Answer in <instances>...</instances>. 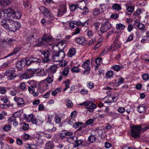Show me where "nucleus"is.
<instances>
[{
	"label": "nucleus",
	"instance_id": "obj_1",
	"mask_svg": "<svg viewBox=\"0 0 149 149\" xmlns=\"http://www.w3.org/2000/svg\"><path fill=\"white\" fill-rule=\"evenodd\" d=\"M2 25L6 30L12 32H15L17 29H20L21 25L19 22L17 21H14L12 19L8 20Z\"/></svg>",
	"mask_w": 149,
	"mask_h": 149
},
{
	"label": "nucleus",
	"instance_id": "obj_2",
	"mask_svg": "<svg viewBox=\"0 0 149 149\" xmlns=\"http://www.w3.org/2000/svg\"><path fill=\"white\" fill-rule=\"evenodd\" d=\"M41 62V60L40 59L36 58H30L26 61L25 58H23L17 62L16 64V68L20 69L24 66L26 63H27L28 64H29L33 63L39 65Z\"/></svg>",
	"mask_w": 149,
	"mask_h": 149
},
{
	"label": "nucleus",
	"instance_id": "obj_3",
	"mask_svg": "<svg viewBox=\"0 0 149 149\" xmlns=\"http://www.w3.org/2000/svg\"><path fill=\"white\" fill-rule=\"evenodd\" d=\"M141 131L139 125L132 126L131 127V135L134 138L139 137L140 136V133Z\"/></svg>",
	"mask_w": 149,
	"mask_h": 149
},
{
	"label": "nucleus",
	"instance_id": "obj_4",
	"mask_svg": "<svg viewBox=\"0 0 149 149\" xmlns=\"http://www.w3.org/2000/svg\"><path fill=\"white\" fill-rule=\"evenodd\" d=\"M36 69H28L22 74V77L24 79H29L33 77L35 74H36Z\"/></svg>",
	"mask_w": 149,
	"mask_h": 149
},
{
	"label": "nucleus",
	"instance_id": "obj_5",
	"mask_svg": "<svg viewBox=\"0 0 149 149\" xmlns=\"http://www.w3.org/2000/svg\"><path fill=\"white\" fill-rule=\"evenodd\" d=\"M48 86V85L47 83H45V81H42L39 83L37 91L38 93H42L47 89Z\"/></svg>",
	"mask_w": 149,
	"mask_h": 149
},
{
	"label": "nucleus",
	"instance_id": "obj_6",
	"mask_svg": "<svg viewBox=\"0 0 149 149\" xmlns=\"http://www.w3.org/2000/svg\"><path fill=\"white\" fill-rule=\"evenodd\" d=\"M39 9L42 13L45 16L47 17H50L52 16L53 15L51 13V10L43 6H40Z\"/></svg>",
	"mask_w": 149,
	"mask_h": 149
},
{
	"label": "nucleus",
	"instance_id": "obj_7",
	"mask_svg": "<svg viewBox=\"0 0 149 149\" xmlns=\"http://www.w3.org/2000/svg\"><path fill=\"white\" fill-rule=\"evenodd\" d=\"M5 75L7 77L8 79L11 80L13 79L16 77L14 69L12 70H7L5 73Z\"/></svg>",
	"mask_w": 149,
	"mask_h": 149
},
{
	"label": "nucleus",
	"instance_id": "obj_8",
	"mask_svg": "<svg viewBox=\"0 0 149 149\" xmlns=\"http://www.w3.org/2000/svg\"><path fill=\"white\" fill-rule=\"evenodd\" d=\"M41 53L44 56L42 58V62L45 63L49 61V57L50 55L49 51L47 50L42 51L41 52Z\"/></svg>",
	"mask_w": 149,
	"mask_h": 149
},
{
	"label": "nucleus",
	"instance_id": "obj_9",
	"mask_svg": "<svg viewBox=\"0 0 149 149\" xmlns=\"http://www.w3.org/2000/svg\"><path fill=\"white\" fill-rule=\"evenodd\" d=\"M60 9L58 10V17L61 16L66 12V3H62L59 5Z\"/></svg>",
	"mask_w": 149,
	"mask_h": 149
},
{
	"label": "nucleus",
	"instance_id": "obj_10",
	"mask_svg": "<svg viewBox=\"0 0 149 149\" xmlns=\"http://www.w3.org/2000/svg\"><path fill=\"white\" fill-rule=\"evenodd\" d=\"M88 3L87 1L82 0L78 2L77 4L78 8L82 10H85L87 11V10H88V9L86 5Z\"/></svg>",
	"mask_w": 149,
	"mask_h": 149
},
{
	"label": "nucleus",
	"instance_id": "obj_11",
	"mask_svg": "<svg viewBox=\"0 0 149 149\" xmlns=\"http://www.w3.org/2000/svg\"><path fill=\"white\" fill-rule=\"evenodd\" d=\"M111 27V25L110 22L108 21H106L102 23L100 28L105 32L108 31Z\"/></svg>",
	"mask_w": 149,
	"mask_h": 149
},
{
	"label": "nucleus",
	"instance_id": "obj_12",
	"mask_svg": "<svg viewBox=\"0 0 149 149\" xmlns=\"http://www.w3.org/2000/svg\"><path fill=\"white\" fill-rule=\"evenodd\" d=\"M89 60H87L85 61L82 64V68L86 69L83 73V74H88L89 73L90 70V67L89 66L90 64Z\"/></svg>",
	"mask_w": 149,
	"mask_h": 149
},
{
	"label": "nucleus",
	"instance_id": "obj_13",
	"mask_svg": "<svg viewBox=\"0 0 149 149\" xmlns=\"http://www.w3.org/2000/svg\"><path fill=\"white\" fill-rule=\"evenodd\" d=\"M52 36H49L47 34L45 33L41 38V40L43 41L46 45H47L48 42L52 40Z\"/></svg>",
	"mask_w": 149,
	"mask_h": 149
},
{
	"label": "nucleus",
	"instance_id": "obj_14",
	"mask_svg": "<svg viewBox=\"0 0 149 149\" xmlns=\"http://www.w3.org/2000/svg\"><path fill=\"white\" fill-rule=\"evenodd\" d=\"M101 9L102 10L101 12H100L99 9L97 8H95L93 10V14L96 16L98 14L100 13H101L102 12H103L104 10H105V6L104 4H102L101 5Z\"/></svg>",
	"mask_w": 149,
	"mask_h": 149
},
{
	"label": "nucleus",
	"instance_id": "obj_15",
	"mask_svg": "<svg viewBox=\"0 0 149 149\" xmlns=\"http://www.w3.org/2000/svg\"><path fill=\"white\" fill-rule=\"evenodd\" d=\"M148 107L144 104H140L137 107V110L140 113H141L146 111Z\"/></svg>",
	"mask_w": 149,
	"mask_h": 149
},
{
	"label": "nucleus",
	"instance_id": "obj_16",
	"mask_svg": "<svg viewBox=\"0 0 149 149\" xmlns=\"http://www.w3.org/2000/svg\"><path fill=\"white\" fill-rule=\"evenodd\" d=\"M93 132H95V135L97 136H100L103 134V130L101 127L94 128L93 130Z\"/></svg>",
	"mask_w": 149,
	"mask_h": 149
},
{
	"label": "nucleus",
	"instance_id": "obj_17",
	"mask_svg": "<svg viewBox=\"0 0 149 149\" xmlns=\"http://www.w3.org/2000/svg\"><path fill=\"white\" fill-rule=\"evenodd\" d=\"M118 94L117 93H115L114 94L113 96L112 97H110V98L112 99V100H111L110 101L109 99L108 101L105 102L106 103H111L113 102H116L118 98Z\"/></svg>",
	"mask_w": 149,
	"mask_h": 149
},
{
	"label": "nucleus",
	"instance_id": "obj_18",
	"mask_svg": "<svg viewBox=\"0 0 149 149\" xmlns=\"http://www.w3.org/2000/svg\"><path fill=\"white\" fill-rule=\"evenodd\" d=\"M5 10L7 17H9L12 18L13 15L14 11L11 8H8Z\"/></svg>",
	"mask_w": 149,
	"mask_h": 149
},
{
	"label": "nucleus",
	"instance_id": "obj_19",
	"mask_svg": "<svg viewBox=\"0 0 149 149\" xmlns=\"http://www.w3.org/2000/svg\"><path fill=\"white\" fill-rule=\"evenodd\" d=\"M14 100L17 101L18 106H22L24 104V101L23 99L22 98H19L17 97H15Z\"/></svg>",
	"mask_w": 149,
	"mask_h": 149
},
{
	"label": "nucleus",
	"instance_id": "obj_20",
	"mask_svg": "<svg viewBox=\"0 0 149 149\" xmlns=\"http://www.w3.org/2000/svg\"><path fill=\"white\" fill-rule=\"evenodd\" d=\"M141 131L145 132L149 129V123L148 124H141L139 125Z\"/></svg>",
	"mask_w": 149,
	"mask_h": 149
},
{
	"label": "nucleus",
	"instance_id": "obj_21",
	"mask_svg": "<svg viewBox=\"0 0 149 149\" xmlns=\"http://www.w3.org/2000/svg\"><path fill=\"white\" fill-rule=\"evenodd\" d=\"M21 49L20 47L17 46L14 49L13 51L10 54H8L7 56L5 57L4 58H6L7 57H8L12 56L14 54H16Z\"/></svg>",
	"mask_w": 149,
	"mask_h": 149
},
{
	"label": "nucleus",
	"instance_id": "obj_22",
	"mask_svg": "<svg viewBox=\"0 0 149 149\" xmlns=\"http://www.w3.org/2000/svg\"><path fill=\"white\" fill-rule=\"evenodd\" d=\"M35 88L34 87L32 86H31L28 87V90L30 93L33 94L34 96H37L39 95V93L38 92H34Z\"/></svg>",
	"mask_w": 149,
	"mask_h": 149
},
{
	"label": "nucleus",
	"instance_id": "obj_23",
	"mask_svg": "<svg viewBox=\"0 0 149 149\" xmlns=\"http://www.w3.org/2000/svg\"><path fill=\"white\" fill-rule=\"evenodd\" d=\"M132 4L131 3H127L125 4L127 10L129 12L132 13L134 10V7L131 6Z\"/></svg>",
	"mask_w": 149,
	"mask_h": 149
},
{
	"label": "nucleus",
	"instance_id": "obj_24",
	"mask_svg": "<svg viewBox=\"0 0 149 149\" xmlns=\"http://www.w3.org/2000/svg\"><path fill=\"white\" fill-rule=\"evenodd\" d=\"M47 131L49 132H52L56 130V128L54 127L52 124L49 123L47 125Z\"/></svg>",
	"mask_w": 149,
	"mask_h": 149
},
{
	"label": "nucleus",
	"instance_id": "obj_25",
	"mask_svg": "<svg viewBox=\"0 0 149 149\" xmlns=\"http://www.w3.org/2000/svg\"><path fill=\"white\" fill-rule=\"evenodd\" d=\"M24 147L26 149H37L36 146L34 144H26Z\"/></svg>",
	"mask_w": 149,
	"mask_h": 149
},
{
	"label": "nucleus",
	"instance_id": "obj_26",
	"mask_svg": "<svg viewBox=\"0 0 149 149\" xmlns=\"http://www.w3.org/2000/svg\"><path fill=\"white\" fill-rule=\"evenodd\" d=\"M23 116L27 122H30L33 118V114L26 115L24 114L23 115Z\"/></svg>",
	"mask_w": 149,
	"mask_h": 149
},
{
	"label": "nucleus",
	"instance_id": "obj_27",
	"mask_svg": "<svg viewBox=\"0 0 149 149\" xmlns=\"http://www.w3.org/2000/svg\"><path fill=\"white\" fill-rule=\"evenodd\" d=\"M10 0H0V6L3 7L10 4Z\"/></svg>",
	"mask_w": 149,
	"mask_h": 149
},
{
	"label": "nucleus",
	"instance_id": "obj_28",
	"mask_svg": "<svg viewBox=\"0 0 149 149\" xmlns=\"http://www.w3.org/2000/svg\"><path fill=\"white\" fill-rule=\"evenodd\" d=\"M76 53L75 49L73 48H71L68 53V56L70 57H72Z\"/></svg>",
	"mask_w": 149,
	"mask_h": 149
},
{
	"label": "nucleus",
	"instance_id": "obj_29",
	"mask_svg": "<svg viewBox=\"0 0 149 149\" xmlns=\"http://www.w3.org/2000/svg\"><path fill=\"white\" fill-rule=\"evenodd\" d=\"M84 139H78L77 138V140L75 141L74 143L75 146L74 147L77 148L80 145L84 143Z\"/></svg>",
	"mask_w": 149,
	"mask_h": 149
},
{
	"label": "nucleus",
	"instance_id": "obj_30",
	"mask_svg": "<svg viewBox=\"0 0 149 149\" xmlns=\"http://www.w3.org/2000/svg\"><path fill=\"white\" fill-rule=\"evenodd\" d=\"M52 58L53 61H54L58 62L61 61L59 58L57 53L53 54L52 55Z\"/></svg>",
	"mask_w": 149,
	"mask_h": 149
},
{
	"label": "nucleus",
	"instance_id": "obj_31",
	"mask_svg": "<svg viewBox=\"0 0 149 149\" xmlns=\"http://www.w3.org/2000/svg\"><path fill=\"white\" fill-rule=\"evenodd\" d=\"M75 41L78 44L82 45H84V42L85 40L84 38L82 37L78 38L75 39Z\"/></svg>",
	"mask_w": 149,
	"mask_h": 149
},
{
	"label": "nucleus",
	"instance_id": "obj_32",
	"mask_svg": "<svg viewBox=\"0 0 149 149\" xmlns=\"http://www.w3.org/2000/svg\"><path fill=\"white\" fill-rule=\"evenodd\" d=\"M81 30V27L77 26L74 29V31L72 33V34L73 35H77L80 33Z\"/></svg>",
	"mask_w": 149,
	"mask_h": 149
},
{
	"label": "nucleus",
	"instance_id": "obj_33",
	"mask_svg": "<svg viewBox=\"0 0 149 149\" xmlns=\"http://www.w3.org/2000/svg\"><path fill=\"white\" fill-rule=\"evenodd\" d=\"M21 13L19 12H15L14 11L12 18L17 19H20L21 17Z\"/></svg>",
	"mask_w": 149,
	"mask_h": 149
},
{
	"label": "nucleus",
	"instance_id": "obj_34",
	"mask_svg": "<svg viewBox=\"0 0 149 149\" xmlns=\"http://www.w3.org/2000/svg\"><path fill=\"white\" fill-rule=\"evenodd\" d=\"M53 76H52L51 77H47L45 79L43 80V81H45V83L48 84L51 83L53 81Z\"/></svg>",
	"mask_w": 149,
	"mask_h": 149
},
{
	"label": "nucleus",
	"instance_id": "obj_35",
	"mask_svg": "<svg viewBox=\"0 0 149 149\" xmlns=\"http://www.w3.org/2000/svg\"><path fill=\"white\" fill-rule=\"evenodd\" d=\"M8 42L5 39H0V47L1 48L6 46Z\"/></svg>",
	"mask_w": 149,
	"mask_h": 149
},
{
	"label": "nucleus",
	"instance_id": "obj_36",
	"mask_svg": "<svg viewBox=\"0 0 149 149\" xmlns=\"http://www.w3.org/2000/svg\"><path fill=\"white\" fill-rule=\"evenodd\" d=\"M5 12V10H0V18L2 19H6L7 18L6 14Z\"/></svg>",
	"mask_w": 149,
	"mask_h": 149
},
{
	"label": "nucleus",
	"instance_id": "obj_37",
	"mask_svg": "<svg viewBox=\"0 0 149 149\" xmlns=\"http://www.w3.org/2000/svg\"><path fill=\"white\" fill-rule=\"evenodd\" d=\"M69 70V68L68 66L65 68L62 72V75L64 76H67L68 74Z\"/></svg>",
	"mask_w": 149,
	"mask_h": 149
},
{
	"label": "nucleus",
	"instance_id": "obj_38",
	"mask_svg": "<svg viewBox=\"0 0 149 149\" xmlns=\"http://www.w3.org/2000/svg\"><path fill=\"white\" fill-rule=\"evenodd\" d=\"M85 33V35H86V36L88 38H90L92 37L93 35L92 31L89 30H86Z\"/></svg>",
	"mask_w": 149,
	"mask_h": 149
},
{
	"label": "nucleus",
	"instance_id": "obj_39",
	"mask_svg": "<svg viewBox=\"0 0 149 149\" xmlns=\"http://www.w3.org/2000/svg\"><path fill=\"white\" fill-rule=\"evenodd\" d=\"M123 68V65L121 66L118 65H115L112 67V68L115 71L118 72L120 69H122Z\"/></svg>",
	"mask_w": 149,
	"mask_h": 149
},
{
	"label": "nucleus",
	"instance_id": "obj_40",
	"mask_svg": "<svg viewBox=\"0 0 149 149\" xmlns=\"http://www.w3.org/2000/svg\"><path fill=\"white\" fill-rule=\"evenodd\" d=\"M19 88L23 91H25L27 89L26 84L25 83L22 82L20 83L19 86Z\"/></svg>",
	"mask_w": 149,
	"mask_h": 149
},
{
	"label": "nucleus",
	"instance_id": "obj_41",
	"mask_svg": "<svg viewBox=\"0 0 149 149\" xmlns=\"http://www.w3.org/2000/svg\"><path fill=\"white\" fill-rule=\"evenodd\" d=\"M52 49L54 52H57L59 51L60 49L58 43L53 45L52 47Z\"/></svg>",
	"mask_w": 149,
	"mask_h": 149
},
{
	"label": "nucleus",
	"instance_id": "obj_42",
	"mask_svg": "<svg viewBox=\"0 0 149 149\" xmlns=\"http://www.w3.org/2000/svg\"><path fill=\"white\" fill-rule=\"evenodd\" d=\"M11 62L10 61H8L4 63L1 66V68H5L9 67L10 64Z\"/></svg>",
	"mask_w": 149,
	"mask_h": 149
},
{
	"label": "nucleus",
	"instance_id": "obj_43",
	"mask_svg": "<svg viewBox=\"0 0 149 149\" xmlns=\"http://www.w3.org/2000/svg\"><path fill=\"white\" fill-rule=\"evenodd\" d=\"M44 45H46L43 41L41 40H39L36 42L35 46L36 47H39Z\"/></svg>",
	"mask_w": 149,
	"mask_h": 149
},
{
	"label": "nucleus",
	"instance_id": "obj_44",
	"mask_svg": "<svg viewBox=\"0 0 149 149\" xmlns=\"http://www.w3.org/2000/svg\"><path fill=\"white\" fill-rule=\"evenodd\" d=\"M58 54L59 56V59L61 61L62 60V59L65 57V54L64 52L62 51V50H61L58 53Z\"/></svg>",
	"mask_w": 149,
	"mask_h": 149
},
{
	"label": "nucleus",
	"instance_id": "obj_45",
	"mask_svg": "<svg viewBox=\"0 0 149 149\" xmlns=\"http://www.w3.org/2000/svg\"><path fill=\"white\" fill-rule=\"evenodd\" d=\"M65 84V87L63 89V91H65L70 87V83L69 79H67L66 81L64 82Z\"/></svg>",
	"mask_w": 149,
	"mask_h": 149
},
{
	"label": "nucleus",
	"instance_id": "obj_46",
	"mask_svg": "<svg viewBox=\"0 0 149 149\" xmlns=\"http://www.w3.org/2000/svg\"><path fill=\"white\" fill-rule=\"evenodd\" d=\"M9 121L10 122H13V124L14 125L16 126L18 124V122L16 121L15 119L14 118H9Z\"/></svg>",
	"mask_w": 149,
	"mask_h": 149
},
{
	"label": "nucleus",
	"instance_id": "obj_47",
	"mask_svg": "<svg viewBox=\"0 0 149 149\" xmlns=\"http://www.w3.org/2000/svg\"><path fill=\"white\" fill-rule=\"evenodd\" d=\"M17 88H10V94L11 96H15L16 94Z\"/></svg>",
	"mask_w": 149,
	"mask_h": 149
},
{
	"label": "nucleus",
	"instance_id": "obj_48",
	"mask_svg": "<svg viewBox=\"0 0 149 149\" xmlns=\"http://www.w3.org/2000/svg\"><path fill=\"white\" fill-rule=\"evenodd\" d=\"M112 8L113 9L119 10H121V7L118 4H115L112 6Z\"/></svg>",
	"mask_w": 149,
	"mask_h": 149
},
{
	"label": "nucleus",
	"instance_id": "obj_49",
	"mask_svg": "<svg viewBox=\"0 0 149 149\" xmlns=\"http://www.w3.org/2000/svg\"><path fill=\"white\" fill-rule=\"evenodd\" d=\"M31 45V43L29 42H26L23 44V47L26 49H29Z\"/></svg>",
	"mask_w": 149,
	"mask_h": 149
},
{
	"label": "nucleus",
	"instance_id": "obj_50",
	"mask_svg": "<svg viewBox=\"0 0 149 149\" xmlns=\"http://www.w3.org/2000/svg\"><path fill=\"white\" fill-rule=\"evenodd\" d=\"M61 91L60 88H57L52 91V95L55 96Z\"/></svg>",
	"mask_w": 149,
	"mask_h": 149
},
{
	"label": "nucleus",
	"instance_id": "obj_51",
	"mask_svg": "<svg viewBox=\"0 0 149 149\" xmlns=\"http://www.w3.org/2000/svg\"><path fill=\"white\" fill-rule=\"evenodd\" d=\"M96 138L94 135H91L88 138V141L91 142L93 143L95 141Z\"/></svg>",
	"mask_w": 149,
	"mask_h": 149
},
{
	"label": "nucleus",
	"instance_id": "obj_52",
	"mask_svg": "<svg viewBox=\"0 0 149 149\" xmlns=\"http://www.w3.org/2000/svg\"><path fill=\"white\" fill-rule=\"evenodd\" d=\"M116 27L118 29L122 30L124 29L125 28V26L123 24L120 23L116 25Z\"/></svg>",
	"mask_w": 149,
	"mask_h": 149
},
{
	"label": "nucleus",
	"instance_id": "obj_53",
	"mask_svg": "<svg viewBox=\"0 0 149 149\" xmlns=\"http://www.w3.org/2000/svg\"><path fill=\"white\" fill-rule=\"evenodd\" d=\"M16 41L13 39L10 38L8 40V43L9 46H11L13 44L16 43Z\"/></svg>",
	"mask_w": 149,
	"mask_h": 149
},
{
	"label": "nucleus",
	"instance_id": "obj_54",
	"mask_svg": "<svg viewBox=\"0 0 149 149\" xmlns=\"http://www.w3.org/2000/svg\"><path fill=\"white\" fill-rule=\"evenodd\" d=\"M11 126L10 125L7 124L5 125L3 128V130L5 131H8L10 130Z\"/></svg>",
	"mask_w": 149,
	"mask_h": 149
},
{
	"label": "nucleus",
	"instance_id": "obj_55",
	"mask_svg": "<svg viewBox=\"0 0 149 149\" xmlns=\"http://www.w3.org/2000/svg\"><path fill=\"white\" fill-rule=\"evenodd\" d=\"M113 74V71L110 70L108 71L106 74V76L107 78H109L112 76Z\"/></svg>",
	"mask_w": 149,
	"mask_h": 149
},
{
	"label": "nucleus",
	"instance_id": "obj_56",
	"mask_svg": "<svg viewBox=\"0 0 149 149\" xmlns=\"http://www.w3.org/2000/svg\"><path fill=\"white\" fill-rule=\"evenodd\" d=\"M141 76L143 79L145 81H147L149 79V75L148 73H144Z\"/></svg>",
	"mask_w": 149,
	"mask_h": 149
},
{
	"label": "nucleus",
	"instance_id": "obj_57",
	"mask_svg": "<svg viewBox=\"0 0 149 149\" xmlns=\"http://www.w3.org/2000/svg\"><path fill=\"white\" fill-rule=\"evenodd\" d=\"M83 124V123L81 122H74L73 125V128L76 129L79 127V125Z\"/></svg>",
	"mask_w": 149,
	"mask_h": 149
},
{
	"label": "nucleus",
	"instance_id": "obj_58",
	"mask_svg": "<svg viewBox=\"0 0 149 149\" xmlns=\"http://www.w3.org/2000/svg\"><path fill=\"white\" fill-rule=\"evenodd\" d=\"M55 119L56 123L59 124L61 123V120L60 117L56 115L55 117Z\"/></svg>",
	"mask_w": 149,
	"mask_h": 149
},
{
	"label": "nucleus",
	"instance_id": "obj_59",
	"mask_svg": "<svg viewBox=\"0 0 149 149\" xmlns=\"http://www.w3.org/2000/svg\"><path fill=\"white\" fill-rule=\"evenodd\" d=\"M100 24L99 22H96L94 23L93 26H94L95 30L96 31L98 30Z\"/></svg>",
	"mask_w": 149,
	"mask_h": 149
},
{
	"label": "nucleus",
	"instance_id": "obj_60",
	"mask_svg": "<svg viewBox=\"0 0 149 149\" xmlns=\"http://www.w3.org/2000/svg\"><path fill=\"white\" fill-rule=\"evenodd\" d=\"M71 72L73 73H78L79 72V69L77 67H74L71 68Z\"/></svg>",
	"mask_w": 149,
	"mask_h": 149
},
{
	"label": "nucleus",
	"instance_id": "obj_61",
	"mask_svg": "<svg viewBox=\"0 0 149 149\" xmlns=\"http://www.w3.org/2000/svg\"><path fill=\"white\" fill-rule=\"evenodd\" d=\"M77 8H78L77 4H72L70 6V9L72 11L75 10Z\"/></svg>",
	"mask_w": 149,
	"mask_h": 149
},
{
	"label": "nucleus",
	"instance_id": "obj_62",
	"mask_svg": "<svg viewBox=\"0 0 149 149\" xmlns=\"http://www.w3.org/2000/svg\"><path fill=\"white\" fill-rule=\"evenodd\" d=\"M102 59L101 58L98 57L97 58L95 61V62L96 63L97 65H100V63H102Z\"/></svg>",
	"mask_w": 149,
	"mask_h": 149
},
{
	"label": "nucleus",
	"instance_id": "obj_63",
	"mask_svg": "<svg viewBox=\"0 0 149 149\" xmlns=\"http://www.w3.org/2000/svg\"><path fill=\"white\" fill-rule=\"evenodd\" d=\"M139 29L141 30H144L145 28V25L143 24L139 23L137 25Z\"/></svg>",
	"mask_w": 149,
	"mask_h": 149
},
{
	"label": "nucleus",
	"instance_id": "obj_64",
	"mask_svg": "<svg viewBox=\"0 0 149 149\" xmlns=\"http://www.w3.org/2000/svg\"><path fill=\"white\" fill-rule=\"evenodd\" d=\"M58 44L60 49H61V50H63L64 49L66 45L65 43H59Z\"/></svg>",
	"mask_w": 149,
	"mask_h": 149
}]
</instances>
